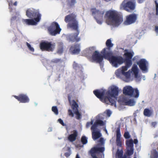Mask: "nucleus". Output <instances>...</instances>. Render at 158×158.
I'll return each instance as SVG.
<instances>
[{
  "instance_id": "f257e3e1",
  "label": "nucleus",
  "mask_w": 158,
  "mask_h": 158,
  "mask_svg": "<svg viewBox=\"0 0 158 158\" xmlns=\"http://www.w3.org/2000/svg\"><path fill=\"white\" fill-rule=\"evenodd\" d=\"M118 88L113 86L111 87L110 91L103 90L101 91L96 89L93 91V93L102 102L116 107L117 96L118 95Z\"/></svg>"
},
{
  "instance_id": "f03ea898",
  "label": "nucleus",
  "mask_w": 158,
  "mask_h": 158,
  "mask_svg": "<svg viewBox=\"0 0 158 158\" xmlns=\"http://www.w3.org/2000/svg\"><path fill=\"white\" fill-rule=\"evenodd\" d=\"M76 17V15L73 13L66 15L64 19L66 23H69L68 25L69 27L77 31L76 33L71 34L68 36L69 41L72 42H78L80 40V38L78 37L80 32L78 29V22Z\"/></svg>"
},
{
  "instance_id": "7ed1b4c3",
  "label": "nucleus",
  "mask_w": 158,
  "mask_h": 158,
  "mask_svg": "<svg viewBox=\"0 0 158 158\" xmlns=\"http://www.w3.org/2000/svg\"><path fill=\"white\" fill-rule=\"evenodd\" d=\"M26 15L31 19H23L22 21L24 24L28 25H35L41 19V14L38 9L28 8L26 10Z\"/></svg>"
},
{
  "instance_id": "20e7f679",
  "label": "nucleus",
  "mask_w": 158,
  "mask_h": 158,
  "mask_svg": "<svg viewBox=\"0 0 158 158\" xmlns=\"http://www.w3.org/2000/svg\"><path fill=\"white\" fill-rule=\"evenodd\" d=\"M105 17L106 18V22L108 24L115 26H118L123 21V18L115 11L109 10L106 12Z\"/></svg>"
},
{
  "instance_id": "39448f33",
  "label": "nucleus",
  "mask_w": 158,
  "mask_h": 158,
  "mask_svg": "<svg viewBox=\"0 0 158 158\" xmlns=\"http://www.w3.org/2000/svg\"><path fill=\"white\" fill-rule=\"evenodd\" d=\"M105 57V59H108L112 65L115 67L124 63L123 58L122 56H113L110 52H107Z\"/></svg>"
},
{
  "instance_id": "423d86ee",
  "label": "nucleus",
  "mask_w": 158,
  "mask_h": 158,
  "mask_svg": "<svg viewBox=\"0 0 158 158\" xmlns=\"http://www.w3.org/2000/svg\"><path fill=\"white\" fill-rule=\"evenodd\" d=\"M55 46L56 44L54 43L47 41H42L40 44V49L42 51L53 52Z\"/></svg>"
},
{
  "instance_id": "0eeeda50",
  "label": "nucleus",
  "mask_w": 158,
  "mask_h": 158,
  "mask_svg": "<svg viewBox=\"0 0 158 158\" xmlns=\"http://www.w3.org/2000/svg\"><path fill=\"white\" fill-rule=\"evenodd\" d=\"M102 55L97 51H95L92 55V61H95L97 63H101L102 61L103 58L105 59V57L106 54V48H104L101 52Z\"/></svg>"
},
{
  "instance_id": "6e6552de",
  "label": "nucleus",
  "mask_w": 158,
  "mask_h": 158,
  "mask_svg": "<svg viewBox=\"0 0 158 158\" xmlns=\"http://www.w3.org/2000/svg\"><path fill=\"white\" fill-rule=\"evenodd\" d=\"M123 93L125 95L131 97L134 96L138 98L139 96V92L137 89H134L130 86H127L123 88Z\"/></svg>"
},
{
  "instance_id": "1a4fd4ad",
  "label": "nucleus",
  "mask_w": 158,
  "mask_h": 158,
  "mask_svg": "<svg viewBox=\"0 0 158 158\" xmlns=\"http://www.w3.org/2000/svg\"><path fill=\"white\" fill-rule=\"evenodd\" d=\"M48 31L50 34L52 36H55L59 34L61 30L58 24L56 22H52L48 28Z\"/></svg>"
},
{
  "instance_id": "9d476101",
  "label": "nucleus",
  "mask_w": 158,
  "mask_h": 158,
  "mask_svg": "<svg viewBox=\"0 0 158 158\" xmlns=\"http://www.w3.org/2000/svg\"><path fill=\"white\" fill-rule=\"evenodd\" d=\"M68 99L72 110H73L74 113L76 115V118L77 119H80L81 118V114L79 113L78 110L79 107L78 104L75 100H73L71 101L70 98L69 96L68 97Z\"/></svg>"
},
{
  "instance_id": "9b49d317",
  "label": "nucleus",
  "mask_w": 158,
  "mask_h": 158,
  "mask_svg": "<svg viewBox=\"0 0 158 158\" xmlns=\"http://www.w3.org/2000/svg\"><path fill=\"white\" fill-rule=\"evenodd\" d=\"M92 15L94 16V17L96 20L97 23L99 24H101L102 22V19L104 11H101L97 10L95 8H93L91 9Z\"/></svg>"
},
{
  "instance_id": "f8f14e48",
  "label": "nucleus",
  "mask_w": 158,
  "mask_h": 158,
  "mask_svg": "<svg viewBox=\"0 0 158 158\" xmlns=\"http://www.w3.org/2000/svg\"><path fill=\"white\" fill-rule=\"evenodd\" d=\"M134 148H126V151L123 155V151L122 149L117 150L116 155L118 158H127V156H131L134 153ZM128 158H130V157Z\"/></svg>"
},
{
  "instance_id": "ddd939ff",
  "label": "nucleus",
  "mask_w": 158,
  "mask_h": 158,
  "mask_svg": "<svg viewBox=\"0 0 158 158\" xmlns=\"http://www.w3.org/2000/svg\"><path fill=\"white\" fill-rule=\"evenodd\" d=\"M105 150L104 147H93L88 152L89 155L92 158H98L97 154L100 152H103Z\"/></svg>"
},
{
  "instance_id": "4468645a",
  "label": "nucleus",
  "mask_w": 158,
  "mask_h": 158,
  "mask_svg": "<svg viewBox=\"0 0 158 158\" xmlns=\"http://www.w3.org/2000/svg\"><path fill=\"white\" fill-rule=\"evenodd\" d=\"M124 53L123 55L124 62L127 63V64H132V58L134 55V53L133 51L128 52V50L126 49L124 51Z\"/></svg>"
},
{
  "instance_id": "2eb2a0df",
  "label": "nucleus",
  "mask_w": 158,
  "mask_h": 158,
  "mask_svg": "<svg viewBox=\"0 0 158 158\" xmlns=\"http://www.w3.org/2000/svg\"><path fill=\"white\" fill-rule=\"evenodd\" d=\"M137 15L135 14H132L126 17V20L124 23L126 25H129L134 23L136 21Z\"/></svg>"
},
{
  "instance_id": "dca6fc26",
  "label": "nucleus",
  "mask_w": 158,
  "mask_h": 158,
  "mask_svg": "<svg viewBox=\"0 0 158 158\" xmlns=\"http://www.w3.org/2000/svg\"><path fill=\"white\" fill-rule=\"evenodd\" d=\"M121 6L124 10L128 12L134 10L135 8V3L131 1H128L126 3L124 1H123L122 3Z\"/></svg>"
},
{
  "instance_id": "f3484780",
  "label": "nucleus",
  "mask_w": 158,
  "mask_h": 158,
  "mask_svg": "<svg viewBox=\"0 0 158 158\" xmlns=\"http://www.w3.org/2000/svg\"><path fill=\"white\" fill-rule=\"evenodd\" d=\"M13 97L20 102L23 103H28L30 100L28 96L23 94H20L18 96L14 95Z\"/></svg>"
},
{
  "instance_id": "a211bd4d",
  "label": "nucleus",
  "mask_w": 158,
  "mask_h": 158,
  "mask_svg": "<svg viewBox=\"0 0 158 158\" xmlns=\"http://www.w3.org/2000/svg\"><path fill=\"white\" fill-rule=\"evenodd\" d=\"M137 63L142 70L146 71L148 70V62L145 59H141Z\"/></svg>"
},
{
  "instance_id": "6ab92c4d",
  "label": "nucleus",
  "mask_w": 158,
  "mask_h": 158,
  "mask_svg": "<svg viewBox=\"0 0 158 158\" xmlns=\"http://www.w3.org/2000/svg\"><path fill=\"white\" fill-rule=\"evenodd\" d=\"M116 143L117 146L121 147L122 146V143L121 140V134L120 129L119 127L117 128L116 130Z\"/></svg>"
},
{
  "instance_id": "aec40b11",
  "label": "nucleus",
  "mask_w": 158,
  "mask_h": 158,
  "mask_svg": "<svg viewBox=\"0 0 158 158\" xmlns=\"http://www.w3.org/2000/svg\"><path fill=\"white\" fill-rule=\"evenodd\" d=\"M69 50L72 54H78L80 51V45L77 44L72 45L70 48Z\"/></svg>"
},
{
  "instance_id": "412c9836",
  "label": "nucleus",
  "mask_w": 158,
  "mask_h": 158,
  "mask_svg": "<svg viewBox=\"0 0 158 158\" xmlns=\"http://www.w3.org/2000/svg\"><path fill=\"white\" fill-rule=\"evenodd\" d=\"M104 125V123L103 121L101 120H97L91 127V129L97 130L98 126H103Z\"/></svg>"
},
{
  "instance_id": "4be33fe9",
  "label": "nucleus",
  "mask_w": 158,
  "mask_h": 158,
  "mask_svg": "<svg viewBox=\"0 0 158 158\" xmlns=\"http://www.w3.org/2000/svg\"><path fill=\"white\" fill-rule=\"evenodd\" d=\"M77 135V131L76 130H74L73 131V133L69 135L68 137V139L70 142H74L76 140Z\"/></svg>"
},
{
  "instance_id": "5701e85b",
  "label": "nucleus",
  "mask_w": 158,
  "mask_h": 158,
  "mask_svg": "<svg viewBox=\"0 0 158 158\" xmlns=\"http://www.w3.org/2000/svg\"><path fill=\"white\" fill-rule=\"evenodd\" d=\"M91 130L92 131V137L94 140H96L101 136V135L99 131H97V130Z\"/></svg>"
},
{
  "instance_id": "b1692460",
  "label": "nucleus",
  "mask_w": 158,
  "mask_h": 158,
  "mask_svg": "<svg viewBox=\"0 0 158 158\" xmlns=\"http://www.w3.org/2000/svg\"><path fill=\"white\" fill-rule=\"evenodd\" d=\"M123 102L124 103L125 105L130 106L134 105L135 103V102L133 99H127L126 98L123 99Z\"/></svg>"
},
{
  "instance_id": "393cba45",
  "label": "nucleus",
  "mask_w": 158,
  "mask_h": 158,
  "mask_svg": "<svg viewBox=\"0 0 158 158\" xmlns=\"http://www.w3.org/2000/svg\"><path fill=\"white\" fill-rule=\"evenodd\" d=\"M67 5L69 8H72L77 3L76 0H67L66 1Z\"/></svg>"
},
{
  "instance_id": "a878e982",
  "label": "nucleus",
  "mask_w": 158,
  "mask_h": 158,
  "mask_svg": "<svg viewBox=\"0 0 158 158\" xmlns=\"http://www.w3.org/2000/svg\"><path fill=\"white\" fill-rule=\"evenodd\" d=\"M125 143L126 148H134L133 141L132 139L127 140Z\"/></svg>"
},
{
  "instance_id": "bb28decb",
  "label": "nucleus",
  "mask_w": 158,
  "mask_h": 158,
  "mask_svg": "<svg viewBox=\"0 0 158 158\" xmlns=\"http://www.w3.org/2000/svg\"><path fill=\"white\" fill-rule=\"evenodd\" d=\"M132 71L134 73L135 77H137L138 76L139 72L138 69L137 65L134 64L131 69Z\"/></svg>"
},
{
  "instance_id": "cd10ccee",
  "label": "nucleus",
  "mask_w": 158,
  "mask_h": 158,
  "mask_svg": "<svg viewBox=\"0 0 158 158\" xmlns=\"http://www.w3.org/2000/svg\"><path fill=\"white\" fill-rule=\"evenodd\" d=\"M152 114V111L148 109H144L143 111V114L144 116L148 117H150Z\"/></svg>"
},
{
  "instance_id": "c85d7f7f",
  "label": "nucleus",
  "mask_w": 158,
  "mask_h": 158,
  "mask_svg": "<svg viewBox=\"0 0 158 158\" xmlns=\"http://www.w3.org/2000/svg\"><path fill=\"white\" fill-rule=\"evenodd\" d=\"M17 5V2H15L14 3H13L12 1H10L9 2V8L10 12H12L13 9H15V8H14L13 6H16Z\"/></svg>"
},
{
  "instance_id": "c756f323",
  "label": "nucleus",
  "mask_w": 158,
  "mask_h": 158,
  "mask_svg": "<svg viewBox=\"0 0 158 158\" xmlns=\"http://www.w3.org/2000/svg\"><path fill=\"white\" fill-rule=\"evenodd\" d=\"M106 44L107 47V48H106V49H108L109 50H110V48L113 46V44L112 43L111 40L110 39L107 40Z\"/></svg>"
},
{
  "instance_id": "7c9ffc66",
  "label": "nucleus",
  "mask_w": 158,
  "mask_h": 158,
  "mask_svg": "<svg viewBox=\"0 0 158 158\" xmlns=\"http://www.w3.org/2000/svg\"><path fill=\"white\" fill-rule=\"evenodd\" d=\"M125 63V66H123L122 67L121 72L122 74L125 72V71H126L132 65V64H129L128 65L127 64V63L124 62Z\"/></svg>"
},
{
  "instance_id": "2f4dec72",
  "label": "nucleus",
  "mask_w": 158,
  "mask_h": 158,
  "mask_svg": "<svg viewBox=\"0 0 158 158\" xmlns=\"http://www.w3.org/2000/svg\"><path fill=\"white\" fill-rule=\"evenodd\" d=\"M151 157V158H158V152L156 149H153L152 151Z\"/></svg>"
},
{
  "instance_id": "473e14b6",
  "label": "nucleus",
  "mask_w": 158,
  "mask_h": 158,
  "mask_svg": "<svg viewBox=\"0 0 158 158\" xmlns=\"http://www.w3.org/2000/svg\"><path fill=\"white\" fill-rule=\"evenodd\" d=\"M63 51V44L62 43H59L57 52L60 54L62 53Z\"/></svg>"
},
{
  "instance_id": "72a5a7b5",
  "label": "nucleus",
  "mask_w": 158,
  "mask_h": 158,
  "mask_svg": "<svg viewBox=\"0 0 158 158\" xmlns=\"http://www.w3.org/2000/svg\"><path fill=\"white\" fill-rule=\"evenodd\" d=\"M81 141L83 145L86 144L88 142L87 138L85 136H83L81 139Z\"/></svg>"
},
{
  "instance_id": "f704fd0d",
  "label": "nucleus",
  "mask_w": 158,
  "mask_h": 158,
  "mask_svg": "<svg viewBox=\"0 0 158 158\" xmlns=\"http://www.w3.org/2000/svg\"><path fill=\"white\" fill-rule=\"evenodd\" d=\"M148 17L150 20H151L153 19H156V17L153 12H150L148 15Z\"/></svg>"
},
{
  "instance_id": "c9c22d12",
  "label": "nucleus",
  "mask_w": 158,
  "mask_h": 158,
  "mask_svg": "<svg viewBox=\"0 0 158 158\" xmlns=\"http://www.w3.org/2000/svg\"><path fill=\"white\" fill-rule=\"evenodd\" d=\"M62 61L60 59H54L52 60L51 62L53 63L57 64L60 63Z\"/></svg>"
},
{
  "instance_id": "e433bc0d",
  "label": "nucleus",
  "mask_w": 158,
  "mask_h": 158,
  "mask_svg": "<svg viewBox=\"0 0 158 158\" xmlns=\"http://www.w3.org/2000/svg\"><path fill=\"white\" fill-rule=\"evenodd\" d=\"M52 111L56 115L58 114V111L57 108L56 106H53L52 107Z\"/></svg>"
},
{
  "instance_id": "4c0bfd02",
  "label": "nucleus",
  "mask_w": 158,
  "mask_h": 158,
  "mask_svg": "<svg viewBox=\"0 0 158 158\" xmlns=\"http://www.w3.org/2000/svg\"><path fill=\"white\" fill-rule=\"evenodd\" d=\"M124 137L126 139H129L131 136L128 131L125 132L124 134Z\"/></svg>"
},
{
  "instance_id": "58836bf2",
  "label": "nucleus",
  "mask_w": 158,
  "mask_h": 158,
  "mask_svg": "<svg viewBox=\"0 0 158 158\" xmlns=\"http://www.w3.org/2000/svg\"><path fill=\"white\" fill-rule=\"evenodd\" d=\"M123 75L125 76L127 78H129L130 76V72L129 71L124 73L122 74Z\"/></svg>"
},
{
  "instance_id": "ea45409f",
  "label": "nucleus",
  "mask_w": 158,
  "mask_h": 158,
  "mask_svg": "<svg viewBox=\"0 0 158 158\" xmlns=\"http://www.w3.org/2000/svg\"><path fill=\"white\" fill-rule=\"evenodd\" d=\"M26 44L30 51L32 52L34 51V48L31 47V45L29 43L27 42Z\"/></svg>"
},
{
  "instance_id": "a19ab883",
  "label": "nucleus",
  "mask_w": 158,
  "mask_h": 158,
  "mask_svg": "<svg viewBox=\"0 0 158 158\" xmlns=\"http://www.w3.org/2000/svg\"><path fill=\"white\" fill-rule=\"evenodd\" d=\"M155 3L156 5V15H158V3L156 0L155 1Z\"/></svg>"
},
{
  "instance_id": "79ce46f5",
  "label": "nucleus",
  "mask_w": 158,
  "mask_h": 158,
  "mask_svg": "<svg viewBox=\"0 0 158 158\" xmlns=\"http://www.w3.org/2000/svg\"><path fill=\"white\" fill-rule=\"evenodd\" d=\"M68 152H65L64 154V156L66 157H69L71 154V150L69 148H68Z\"/></svg>"
},
{
  "instance_id": "37998d69",
  "label": "nucleus",
  "mask_w": 158,
  "mask_h": 158,
  "mask_svg": "<svg viewBox=\"0 0 158 158\" xmlns=\"http://www.w3.org/2000/svg\"><path fill=\"white\" fill-rule=\"evenodd\" d=\"M68 113L69 115V116H70L72 117H74V113H73L72 111L71 110L69 109L68 110Z\"/></svg>"
},
{
  "instance_id": "c03bdc74",
  "label": "nucleus",
  "mask_w": 158,
  "mask_h": 158,
  "mask_svg": "<svg viewBox=\"0 0 158 158\" xmlns=\"http://www.w3.org/2000/svg\"><path fill=\"white\" fill-rule=\"evenodd\" d=\"M59 122L60 124L62 125L63 126H65V124L63 121L60 118H59L58 119Z\"/></svg>"
},
{
  "instance_id": "a18cd8bd",
  "label": "nucleus",
  "mask_w": 158,
  "mask_h": 158,
  "mask_svg": "<svg viewBox=\"0 0 158 158\" xmlns=\"http://www.w3.org/2000/svg\"><path fill=\"white\" fill-rule=\"evenodd\" d=\"M95 49V48L94 47H91L89 48V51L92 52L94 51Z\"/></svg>"
},
{
  "instance_id": "49530a36",
  "label": "nucleus",
  "mask_w": 158,
  "mask_h": 158,
  "mask_svg": "<svg viewBox=\"0 0 158 158\" xmlns=\"http://www.w3.org/2000/svg\"><path fill=\"white\" fill-rule=\"evenodd\" d=\"M111 114V111L109 110H107L106 111V114L108 116H110Z\"/></svg>"
},
{
  "instance_id": "de8ad7c7",
  "label": "nucleus",
  "mask_w": 158,
  "mask_h": 158,
  "mask_svg": "<svg viewBox=\"0 0 158 158\" xmlns=\"http://www.w3.org/2000/svg\"><path fill=\"white\" fill-rule=\"evenodd\" d=\"M155 31L157 35H158V26H156L155 27Z\"/></svg>"
},
{
  "instance_id": "09e8293b",
  "label": "nucleus",
  "mask_w": 158,
  "mask_h": 158,
  "mask_svg": "<svg viewBox=\"0 0 158 158\" xmlns=\"http://www.w3.org/2000/svg\"><path fill=\"white\" fill-rule=\"evenodd\" d=\"M156 124L157 123L156 122H153L152 123V125L153 127H155Z\"/></svg>"
},
{
  "instance_id": "8fccbe9b",
  "label": "nucleus",
  "mask_w": 158,
  "mask_h": 158,
  "mask_svg": "<svg viewBox=\"0 0 158 158\" xmlns=\"http://www.w3.org/2000/svg\"><path fill=\"white\" fill-rule=\"evenodd\" d=\"M134 143L135 144H137L138 143V140L137 139H134L133 143Z\"/></svg>"
},
{
  "instance_id": "3c124183",
  "label": "nucleus",
  "mask_w": 158,
  "mask_h": 158,
  "mask_svg": "<svg viewBox=\"0 0 158 158\" xmlns=\"http://www.w3.org/2000/svg\"><path fill=\"white\" fill-rule=\"evenodd\" d=\"M78 66V65L77 63H74L73 64V67L74 68H76Z\"/></svg>"
},
{
  "instance_id": "603ef678",
  "label": "nucleus",
  "mask_w": 158,
  "mask_h": 158,
  "mask_svg": "<svg viewBox=\"0 0 158 158\" xmlns=\"http://www.w3.org/2000/svg\"><path fill=\"white\" fill-rule=\"evenodd\" d=\"M144 0H138V2L139 3H142Z\"/></svg>"
},
{
  "instance_id": "864d4df0",
  "label": "nucleus",
  "mask_w": 158,
  "mask_h": 158,
  "mask_svg": "<svg viewBox=\"0 0 158 158\" xmlns=\"http://www.w3.org/2000/svg\"><path fill=\"white\" fill-rule=\"evenodd\" d=\"M93 123V121H91L90 122H88V124H90V125H92Z\"/></svg>"
},
{
  "instance_id": "5fc2aeb1",
  "label": "nucleus",
  "mask_w": 158,
  "mask_h": 158,
  "mask_svg": "<svg viewBox=\"0 0 158 158\" xmlns=\"http://www.w3.org/2000/svg\"><path fill=\"white\" fill-rule=\"evenodd\" d=\"M90 125V124H88V122L86 123V127L88 128L89 127V126Z\"/></svg>"
},
{
  "instance_id": "6e6d98bb",
  "label": "nucleus",
  "mask_w": 158,
  "mask_h": 158,
  "mask_svg": "<svg viewBox=\"0 0 158 158\" xmlns=\"http://www.w3.org/2000/svg\"><path fill=\"white\" fill-rule=\"evenodd\" d=\"M136 58H138V56H135L133 58V61L135 60V59Z\"/></svg>"
},
{
  "instance_id": "4d7b16f0",
  "label": "nucleus",
  "mask_w": 158,
  "mask_h": 158,
  "mask_svg": "<svg viewBox=\"0 0 158 158\" xmlns=\"http://www.w3.org/2000/svg\"><path fill=\"white\" fill-rule=\"evenodd\" d=\"M76 158H80L79 156V155L78 154H77Z\"/></svg>"
},
{
  "instance_id": "13d9d810",
  "label": "nucleus",
  "mask_w": 158,
  "mask_h": 158,
  "mask_svg": "<svg viewBox=\"0 0 158 158\" xmlns=\"http://www.w3.org/2000/svg\"><path fill=\"white\" fill-rule=\"evenodd\" d=\"M102 139V138H100V141H101V140Z\"/></svg>"
},
{
  "instance_id": "bf43d9fd",
  "label": "nucleus",
  "mask_w": 158,
  "mask_h": 158,
  "mask_svg": "<svg viewBox=\"0 0 158 158\" xmlns=\"http://www.w3.org/2000/svg\"><path fill=\"white\" fill-rule=\"evenodd\" d=\"M134 158H136V157H135Z\"/></svg>"
}]
</instances>
